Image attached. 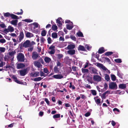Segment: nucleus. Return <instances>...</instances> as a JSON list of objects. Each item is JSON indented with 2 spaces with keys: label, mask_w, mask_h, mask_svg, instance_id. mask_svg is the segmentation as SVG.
<instances>
[{
  "label": "nucleus",
  "mask_w": 128,
  "mask_h": 128,
  "mask_svg": "<svg viewBox=\"0 0 128 128\" xmlns=\"http://www.w3.org/2000/svg\"><path fill=\"white\" fill-rule=\"evenodd\" d=\"M9 32L8 28H5L3 32H4L5 34H7V33Z\"/></svg>",
  "instance_id": "obj_51"
},
{
  "label": "nucleus",
  "mask_w": 128,
  "mask_h": 128,
  "mask_svg": "<svg viewBox=\"0 0 128 128\" xmlns=\"http://www.w3.org/2000/svg\"><path fill=\"white\" fill-rule=\"evenodd\" d=\"M0 26L2 28H4L6 27L5 24H0Z\"/></svg>",
  "instance_id": "obj_57"
},
{
  "label": "nucleus",
  "mask_w": 128,
  "mask_h": 128,
  "mask_svg": "<svg viewBox=\"0 0 128 128\" xmlns=\"http://www.w3.org/2000/svg\"><path fill=\"white\" fill-rule=\"evenodd\" d=\"M90 114V112H87L85 114L84 116L86 117H88L89 116Z\"/></svg>",
  "instance_id": "obj_55"
},
{
  "label": "nucleus",
  "mask_w": 128,
  "mask_h": 128,
  "mask_svg": "<svg viewBox=\"0 0 128 128\" xmlns=\"http://www.w3.org/2000/svg\"><path fill=\"white\" fill-rule=\"evenodd\" d=\"M40 76H45V74L42 72V71L40 72Z\"/></svg>",
  "instance_id": "obj_60"
},
{
  "label": "nucleus",
  "mask_w": 128,
  "mask_h": 128,
  "mask_svg": "<svg viewBox=\"0 0 128 128\" xmlns=\"http://www.w3.org/2000/svg\"><path fill=\"white\" fill-rule=\"evenodd\" d=\"M39 72H31L30 74V76L32 77H34L38 76H39Z\"/></svg>",
  "instance_id": "obj_8"
},
{
  "label": "nucleus",
  "mask_w": 128,
  "mask_h": 128,
  "mask_svg": "<svg viewBox=\"0 0 128 128\" xmlns=\"http://www.w3.org/2000/svg\"><path fill=\"white\" fill-rule=\"evenodd\" d=\"M97 66L101 68L103 70L106 71L107 73L109 74L110 73V71L108 70L103 64L99 63H97Z\"/></svg>",
  "instance_id": "obj_2"
},
{
  "label": "nucleus",
  "mask_w": 128,
  "mask_h": 128,
  "mask_svg": "<svg viewBox=\"0 0 128 128\" xmlns=\"http://www.w3.org/2000/svg\"><path fill=\"white\" fill-rule=\"evenodd\" d=\"M6 48L4 47H0V51L1 52H4L6 50Z\"/></svg>",
  "instance_id": "obj_40"
},
{
  "label": "nucleus",
  "mask_w": 128,
  "mask_h": 128,
  "mask_svg": "<svg viewBox=\"0 0 128 128\" xmlns=\"http://www.w3.org/2000/svg\"><path fill=\"white\" fill-rule=\"evenodd\" d=\"M75 48V46L74 44H70L68 45L67 47L68 50L73 49Z\"/></svg>",
  "instance_id": "obj_20"
},
{
  "label": "nucleus",
  "mask_w": 128,
  "mask_h": 128,
  "mask_svg": "<svg viewBox=\"0 0 128 128\" xmlns=\"http://www.w3.org/2000/svg\"><path fill=\"white\" fill-rule=\"evenodd\" d=\"M8 28L9 32H12L14 30V28L11 26H9L8 27Z\"/></svg>",
  "instance_id": "obj_32"
},
{
  "label": "nucleus",
  "mask_w": 128,
  "mask_h": 128,
  "mask_svg": "<svg viewBox=\"0 0 128 128\" xmlns=\"http://www.w3.org/2000/svg\"><path fill=\"white\" fill-rule=\"evenodd\" d=\"M44 60L45 62L47 63H49L51 61V59L48 57H46L44 58Z\"/></svg>",
  "instance_id": "obj_22"
},
{
  "label": "nucleus",
  "mask_w": 128,
  "mask_h": 128,
  "mask_svg": "<svg viewBox=\"0 0 128 128\" xmlns=\"http://www.w3.org/2000/svg\"><path fill=\"white\" fill-rule=\"evenodd\" d=\"M42 78H42L40 77H38L34 78V81L38 82L41 80L42 79Z\"/></svg>",
  "instance_id": "obj_28"
},
{
  "label": "nucleus",
  "mask_w": 128,
  "mask_h": 128,
  "mask_svg": "<svg viewBox=\"0 0 128 128\" xmlns=\"http://www.w3.org/2000/svg\"><path fill=\"white\" fill-rule=\"evenodd\" d=\"M39 61L42 64H44V62L43 60L41 58L40 59Z\"/></svg>",
  "instance_id": "obj_63"
},
{
  "label": "nucleus",
  "mask_w": 128,
  "mask_h": 128,
  "mask_svg": "<svg viewBox=\"0 0 128 128\" xmlns=\"http://www.w3.org/2000/svg\"><path fill=\"white\" fill-rule=\"evenodd\" d=\"M114 61L115 62L117 63H120L122 62L121 59L120 58L116 59L114 60Z\"/></svg>",
  "instance_id": "obj_43"
},
{
  "label": "nucleus",
  "mask_w": 128,
  "mask_h": 128,
  "mask_svg": "<svg viewBox=\"0 0 128 128\" xmlns=\"http://www.w3.org/2000/svg\"><path fill=\"white\" fill-rule=\"evenodd\" d=\"M78 50L79 51H85L86 50L84 47L83 46L81 45H80L78 46Z\"/></svg>",
  "instance_id": "obj_16"
},
{
  "label": "nucleus",
  "mask_w": 128,
  "mask_h": 128,
  "mask_svg": "<svg viewBox=\"0 0 128 128\" xmlns=\"http://www.w3.org/2000/svg\"><path fill=\"white\" fill-rule=\"evenodd\" d=\"M54 70L55 73H58L59 72L57 66H55L54 68Z\"/></svg>",
  "instance_id": "obj_35"
},
{
  "label": "nucleus",
  "mask_w": 128,
  "mask_h": 128,
  "mask_svg": "<svg viewBox=\"0 0 128 128\" xmlns=\"http://www.w3.org/2000/svg\"><path fill=\"white\" fill-rule=\"evenodd\" d=\"M55 46H54L53 45H51L50 47L49 48V49L51 50H55Z\"/></svg>",
  "instance_id": "obj_47"
},
{
  "label": "nucleus",
  "mask_w": 128,
  "mask_h": 128,
  "mask_svg": "<svg viewBox=\"0 0 128 128\" xmlns=\"http://www.w3.org/2000/svg\"><path fill=\"white\" fill-rule=\"evenodd\" d=\"M62 19L61 18H58L56 20V22L58 24V26H62V24L61 23Z\"/></svg>",
  "instance_id": "obj_11"
},
{
  "label": "nucleus",
  "mask_w": 128,
  "mask_h": 128,
  "mask_svg": "<svg viewBox=\"0 0 128 128\" xmlns=\"http://www.w3.org/2000/svg\"><path fill=\"white\" fill-rule=\"evenodd\" d=\"M82 71L83 73H88V70L87 69H85L83 68H82Z\"/></svg>",
  "instance_id": "obj_26"
},
{
  "label": "nucleus",
  "mask_w": 128,
  "mask_h": 128,
  "mask_svg": "<svg viewBox=\"0 0 128 128\" xmlns=\"http://www.w3.org/2000/svg\"><path fill=\"white\" fill-rule=\"evenodd\" d=\"M44 100L46 102L47 104L49 105L50 104V102L48 99L47 98H45Z\"/></svg>",
  "instance_id": "obj_56"
},
{
  "label": "nucleus",
  "mask_w": 128,
  "mask_h": 128,
  "mask_svg": "<svg viewBox=\"0 0 128 128\" xmlns=\"http://www.w3.org/2000/svg\"><path fill=\"white\" fill-rule=\"evenodd\" d=\"M104 88L105 90H106L108 88V85L106 83H105L104 84Z\"/></svg>",
  "instance_id": "obj_52"
},
{
  "label": "nucleus",
  "mask_w": 128,
  "mask_h": 128,
  "mask_svg": "<svg viewBox=\"0 0 128 128\" xmlns=\"http://www.w3.org/2000/svg\"><path fill=\"white\" fill-rule=\"evenodd\" d=\"M60 114H56L54 115L53 117L54 118H60Z\"/></svg>",
  "instance_id": "obj_39"
},
{
  "label": "nucleus",
  "mask_w": 128,
  "mask_h": 128,
  "mask_svg": "<svg viewBox=\"0 0 128 128\" xmlns=\"http://www.w3.org/2000/svg\"><path fill=\"white\" fill-rule=\"evenodd\" d=\"M10 36L13 37H16L17 35L16 34L14 33H11L10 34Z\"/></svg>",
  "instance_id": "obj_62"
},
{
  "label": "nucleus",
  "mask_w": 128,
  "mask_h": 128,
  "mask_svg": "<svg viewBox=\"0 0 128 128\" xmlns=\"http://www.w3.org/2000/svg\"><path fill=\"white\" fill-rule=\"evenodd\" d=\"M55 52V50H52L49 52V53L51 54H54Z\"/></svg>",
  "instance_id": "obj_58"
},
{
  "label": "nucleus",
  "mask_w": 128,
  "mask_h": 128,
  "mask_svg": "<svg viewBox=\"0 0 128 128\" xmlns=\"http://www.w3.org/2000/svg\"><path fill=\"white\" fill-rule=\"evenodd\" d=\"M25 66V65L22 63H19L17 64V68L18 69L22 68Z\"/></svg>",
  "instance_id": "obj_14"
},
{
  "label": "nucleus",
  "mask_w": 128,
  "mask_h": 128,
  "mask_svg": "<svg viewBox=\"0 0 128 128\" xmlns=\"http://www.w3.org/2000/svg\"><path fill=\"white\" fill-rule=\"evenodd\" d=\"M92 94L94 96H96L97 94V93L96 91L94 90H91Z\"/></svg>",
  "instance_id": "obj_36"
},
{
  "label": "nucleus",
  "mask_w": 128,
  "mask_h": 128,
  "mask_svg": "<svg viewBox=\"0 0 128 128\" xmlns=\"http://www.w3.org/2000/svg\"><path fill=\"white\" fill-rule=\"evenodd\" d=\"M109 87L112 90H116L118 88L116 83L114 82H112L109 84Z\"/></svg>",
  "instance_id": "obj_3"
},
{
  "label": "nucleus",
  "mask_w": 128,
  "mask_h": 128,
  "mask_svg": "<svg viewBox=\"0 0 128 128\" xmlns=\"http://www.w3.org/2000/svg\"><path fill=\"white\" fill-rule=\"evenodd\" d=\"M52 36L53 38H57L58 35L56 33L54 32L52 34Z\"/></svg>",
  "instance_id": "obj_24"
},
{
  "label": "nucleus",
  "mask_w": 128,
  "mask_h": 128,
  "mask_svg": "<svg viewBox=\"0 0 128 128\" xmlns=\"http://www.w3.org/2000/svg\"><path fill=\"white\" fill-rule=\"evenodd\" d=\"M38 56V55L37 52H34L32 53V58L33 60H36Z\"/></svg>",
  "instance_id": "obj_10"
},
{
  "label": "nucleus",
  "mask_w": 128,
  "mask_h": 128,
  "mask_svg": "<svg viewBox=\"0 0 128 128\" xmlns=\"http://www.w3.org/2000/svg\"><path fill=\"white\" fill-rule=\"evenodd\" d=\"M94 80L95 81L99 82L101 81V77L98 75H94L93 78Z\"/></svg>",
  "instance_id": "obj_7"
},
{
  "label": "nucleus",
  "mask_w": 128,
  "mask_h": 128,
  "mask_svg": "<svg viewBox=\"0 0 128 128\" xmlns=\"http://www.w3.org/2000/svg\"><path fill=\"white\" fill-rule=\"evenodd\" d=\"M113 52H106L104 54L106 56H110L113 54Z\"/></svg>",
  "instance_id": "obj_30"
},
{
  "label": "nucleus",
  "mask_w": 128,
  "mask_h": 128,
  "mask_svg": "<svg viewBox=\"0 0 128 128\" xmlns=\"http://www.w3.org/2000/svg\"><path fill=\"white\" fill-rule=\"evenodd\" d=\"M53 77L55 79H61L63 77V76L60 74L54 75L53 76Z\"/></svg>",
  "instance_id": "obj_12"
},
{
  "label": "nucleus",
  "mask_w": 128,
  "mask_h": 128,
  "mask_svg": "<svg viewBox=\"0 0 128 128\" xmlns=\"http://www.w3.org/2000/svg\"><path fill=\"white\" fill-rule=\"evenodd\" d=\"M57 56L59 59H60L63 57V55L62 54H59L57 55Z\"/></svg>",
  "instance_id": "obj_50"
},
{
  "label": "nucleus",
  "mask_w": 128,
  "mask_h": 128,
  "mask_svg": "<svg viewBox=\"0 0 128 128\" xmlns=\"http://www.w3.org/2000/svg\"><path fill=\"white\" fill-rule=\"evenodd\" d=\"M23 21H24L27 22H32V20L30 19H26L22 20Z\"/></svg>",
  "instance_id": "obj_48"
},
{
  "label": "nucleus",
  "mask_w": 128,
  "mask_h": 128,
  "mask_svg": "<svg viewBox=\"0 0 128 128\" xmlns=\"http://www.w3.org/2000/svg\"><path fill=\"white\" fill-rule=\"evenodd\" d=\"M4 15L6 17H10L11 14H10L9 12H7L6 13H4Z\"/></svg>",
  "instance_id": "obj_25"
},
{
  "label": "nucleus",
  "mask_w": 128,
  "mask_h": 128,
  "mask_svg": "<svg viewBox=\"0 0 128 128\" xmlns=\"http://www.w3.org/2000/svg\"><path fill=\"white\" fill-rule=\"evenodd\" d=\"M27 70V68L20 70L19 72L20 75L22 76H25L28 73Z\"/></svg>",
  "instance_id": "obj_5"
},
{
  "label": "nucleus",
  "mask_w": 128,
  "mask_h": 128,
  "mask_svg": "<svg viewBox=\"0 0 128 128\" xmlns=\"http://www.w3.org/2000/svg\"><path fill=\"white\" fill-rule=\"evenodd\" d=\"M18 84H22L23 83L21 82L18 79L16 80L15 81Z\"/></svg>",
  "instance_id": "obj_59"
},
{
  "label": "nucleus",
  "mask_w": 128,
  "mask_h": 128,
  "mask_svg": "<svg viewBox=\"0 0 128 128\" xmlns=\"http://www.w3.org/2000/svg\"><path fill=\"white\" fill-rule=\"evenodd\" d=\"M34 64L35 66H37L38 68H41L42 66L40 62L37 61L34 62Z\"/></svg>",
  "instance_id": "obj_9"
},
{
  "label": "nucleus",
  "mask_w": 128,
  "mask_h": 128,
  "mask_svg": "<svg viewBox=\"0 0 128 128\" xmlns=\"http://www.w3.org/2000/svg\"><path fill=\"white\" fill-rule=\"evenodd\" d=\"M110 94V92L109 91L107 90L102 94V98L103 99H105L106 98V95L107 94Z\"/></svg>",
  "instance_id": "obj_15"
},
{
  "label": "nucleus",
  "mask_w": 128,
  "mask_h": 128,
  "mask_svg": "<svg viewBox=\"0 0 128 128\" xmlns=\"http://www.w3.org/2000/svg\"><path fill=\"white\" fill-rule=\"evenodd\" d=\"M126 84H120L118 85V88L122 89H124L126 88Z\"/></svg>",
  "instance_id": "obj_13"
},
{
  "label": "nucleus",
  "mask_w": 128,
  "mask_h": 128,
  "mask_svg": "<svg viewBox=\"0 0 128 128\" xmlns=\"http://www.w3.org/2000/svg\"><path fill=\"white\" fill-rule=\"evenodd\" d=\"M18 20H12L10 22V23L12 25L15 26H16L17 24Z\"/></svg>",
  "instance_id": "obj_19"
},
{
  "label": "nucleus",
  "mask_w": 128,
  "mask_h": 128,
  "mask_svg": "<svg viewBox=\"0 0 128 128\" xmlns=\"http://www.w3.org/2000/svg\"><path fill=\"white\" fill-rule=\"evenodd\" d=\"M44 112H43L40 111L39 112V115L40 116H42L44 114Z\"/></svg>",
  "instance_id": "obj_64"
},
{
  "label": "nucleus",
  "mask_w": 128,
  "mask_h": 128,
  "mask_svg": "<svg viewBox=\"0 0 128 128\" xmlns=\"http://www.w3.org/2000/svg\"><path fill=\"white\" fill-rule=\"evenodd\" d=\"M11 18L12 19L16 20L18 19L19 18L17 16L13 14H11Z\"/></svg>",
  "instance_id": "obj_21"
},
{
  "label": "nucleus",
  "mask_w": 128,
  "mask_h": 128,
  "mask_svg": "<svg viewBox=\"0 0 128 128\" xmlns=\"http://www.w3.org/2000/svg\"><path fill=\"white\" fill-rule=\"evenodd\" d=\"M105 52V51L104 50L103 47L99 49L98 50V53L100 54L104 53Z\"/></svg>",
  "instance_id": "obj_23"
},
{
  "label": "nucleus",
  "mask_w": 128,
  "mask_h": 128,
  "mask_svg": "<svg viewBox=\"0 0 128 128\" xmlns=\"http://www.w3.org/2000/svg\"><path fill=\"white\" fill-rule=\"evenodd\" d=\"M111 124L112 125L114 126L116 125V123L114 121L112 120L111 121Z\"/></svg>",
  "instance_id": "obj_61"
},
{
  "label": "nucleus",
  "mask_w": 128,
  "mask_h": 128,
  "mask_svg": "<svg viewBox=\"0 0 128 128\" xmlns=\"http://www.w3.org/2000/svg\"><path fill=\"white\" fill-rule=\"evenodd\" d=\"M77 34L78 37H83L84 36L82 33L81 32H79L76 33Z\"/></svg>",
  "instance_id": "obj_34"
},
{
  "label": "nucleus",
  "mask_w": 128,
  "mask_h": 128,
  "mask_svg": "<svg viewBox=\"0 0 128 128\" xmlns=\"http://www.w3.org/2000/svg\"><path fill=\"white\" fill-rule=\"evenodd\" d=\"M30 42L29 40H27L22 44V46L25 48H28L30 47Z\"/></svg>",
  "instance_id": "obj_6"
},
{
  "label": "nucleus",
  "mask_w": 128,
  "mask_h": 128,
  "mask_svg": "<svg viewBox=\"0 0 128 128\" xmlns=\"http://www.w3.org/2000/svg\"><path fill=\"white\" fill-rule=\"evenodd\" d=\"M24 34L23 32L21 31L20 33V35L18 38L17 41L18 42H20L24 38Z\"/></svg>",
  "instance_id": "obj_4"
},
{
  "label": "nucleus",
  "mask_w": 128,
  "mask_h": 128,
  "mask_svg": "<svg viewBox=\"0 0 128 128\" xmlns=\"http://www.w3.org/2000/svg\"><path fill=\"white\" fill-rule=\"evenodd\" d=\"M47 40L48 43V44H50L52 42V40H51V38L50 37H49L48 38Z\"/></svg>",
  "instance_id": "obj_44"
},
{
  "label": "nucleus",
  "mask_w": 128,
  "mask_h": 128,
  "mask_svg": "<svg viewBox=\"0 0 128 128\" xmlns=\"http://www.w3.org/2000/svg\"><path fill=\"white\" fill-rule=\"evenodd\" d=\"M105 80L107 82L109 81L110 80V77L107 74H105Z\"/></svg>",
  "instance_id": "obj_31"
},
{
  "label": "nucleus",
  "mask_w": 128,
  "mask_h": 128,
  "mask_svg": "<svg viewBox=\"0 0 128 128\" xmlns=\"http://www.w3.org/2000/svg\"><path fill=\"white\" fill-rule=\"evenodd\" d=\"M46 31L44 30L41 32V35L42 36H46Z\"/></svg>",
  "instance_id": "obj_27"
},
{
  "label": "nucleus",
  "mask_w": 128,
  "mask_h": 128,
  "mask_svg": "<svg viewBox=\"0 0 128 128\" xmlns=\"http://www.w3.org/2000/svg\"><path fill=\"white\" fill-rule=\"evenodd\" d=\"M46 41V40L43 37H41L40 38V41L41 43H44V42Z\"/></svg>",
  "instance_id": "obj_41"
},
{
  "label": "nucleus",
  "mask_w": 128,
  "mask_h": 128,
  "mask_svg": "<svg viewBox=\"0 0 128 128\" xmlns=\"http://www.w3.org/2000/svg\"><path fill=\"white\" fill-rule=\"evenodd\" d=\"M111 78L112 80L115 81L116 80V77L115 76L114 74H112L111 75Z\"/></svg>",
  "instance_id": "obj_29"
},
{
  "label": "nucleus",
  "mask_w": 128,
  "mask_h": 128,
  "mask_svg": "<svg viewBox=\"0 0 128 128\" xmlns=\"http://www.w3.org/2000/svg\"><path fill=\"white\" fill-rule=\"evenodd\" d=\"M66 28L67 29L71 30L73 28V26H71L69 24H67L66 25Z\"/></svg>",
  "instance_id": "obj_38"
},
{
  "label": "nucleus",
  "mask_w": 128,
  "mask_h": 128,
  "mask_svg": "<svg viewBox=\"0 0 128 128\" xmlns=\"http://www.w3.org/2000/svg\"><path fill=\"white\" fill-rule=\"evenodd\" d=\"M27 38H30L34 36L33 34L29 32H27L25 34Z\"/></svg>",
  "instance_id": "obj_17"
},
{
  "label": "nucleus",
  "mask_w": 128,
  "mask_h": 128,
  "mask_svg": "<svg viewBox=\"0 0 128 128\" xmlns=\"http://www.w3.org/2000/svg\"><path fill=\"white\" fill-rule=\"evenodd\" d=\"M70 38L72 40L76 41V38L75 36L71 35L70 36Z\"/></svg>",
  "instance_id": "obj_45"
},
{
  "label": "nucleus",
  "mask_w": 128,
  "mask_h": 128,
  "mask_svg": "<svg viewBox=\"0 0 128 128\" xmlns=\"http://www.w3.org/2000/svg\"><path fill=\"white\" fill-rule=\"evenodd\" d=\"M16 53V52L15 51H12L9 53V55L11 56H12Z\"/></svg>",
  "instance_id": "obj_46"
},
{
  "label": "nucleus",
  "mask_w": 128,
  "mask_h": 128,
  "mask_svg": "<svg viewBox=\"0 0 128 128\" xmlns=\"http://www.w3.org/2000/svg\"><path fill=\"white\" fill-rule=\"evenodd\" d=\"M103 58H104L105 60H106L107 62H110V60L109 58H108L106 57H104Z\"/></svg>",
  "instance_id": "obj_49"
},
{
  "label": "nucleus",
  "mask_w": 128,
  "mask_h": 128,
  "mask_svg": "<svg viewBox=\"0 0 128 128\" xmlns=\"http://www.w3.org/2000/svg\"><path fill=\"white\" fill-rule=\"evenodd\" d=\"M17 58L18 61L20 62H24L25 60L24 56L21 52L18 54Z\"/></svg>",
  "instance_id": "obj_1"
},
{
  "label": "nucleus",
  "mask_w": 128,
  "mask_h": 128,
  "mask_svg": "<svg viewBox=\"0 0 128 128\" xmlns=\"http://www.w3.org/2000/svg\"><path fill=\"white\" fill-rule=\"evenodd\" d=\"M101 100L100 99H97L96 100H95V102L96 104H100Z\"/></svg>",
  "instance_id": "obj_42"
},
{
  "label": "nucleus",
  "mask_w": 128,
  "mask_h": 128,
  "mask_svg": "<svg viewBox=\"0 0 128 128\" xmlns=\"http://www.w3.org/2000/svg\"><path fill=\"white\" fill-rule=\"evenodd\" d=\"M92 73L94 74H98L97 72V70L95 68H93L92 69Z\"/></svg>",
  "instance_id": "obj_37"
},
{
  "label": "nucleus",
  "mask_w": 128,
  "mask_h": 128,
  "mask_svg": "<svg viewBox=\"0 0 128 128\" xmlns=\"http://www.w3.org/2000/svg\"><path fill=\"white\" fill-rule=\"evenodd\" d=\"M67 52L68 54L70 55H72L75 54V50H74L72 49L68 51Z\"/></svg>",
  "instance_id": "obj_18"
},
{
  "label": "nucleus",
  "mask_w": 128,
  "mask_h": 128,
  "mask_svg": "<svg viewBox=\"0 0 128 128\" xmlns=\"http://www.w3.org/2000/svg\"><path fill=\"white\" fill-rule=\"evenodd\" d=\"M30 47V48H28V51L31 52L33 50L34 47L32 46Z\"/></svg>",
  "instance_id": "obj_53"
},
{
  "label": "nucleus",
  "mask_w": 128,
  "mask_h": 128,
  "mask_svg": "<svg viewBox=\"0 0 128 128\" xmlns=\"http://www.w3.org/2000/svg\"><path fill=\"white\" fill-rule=\"evenodd\" d=\"M6 42V40L5 39H2L0 40V42L2 43H4Z\"/></svg>",
  "instance_id": "obj_54"
},
{
  "label": "nucleus",
  "mask_w": 128,
  "mask_h": 128,
  "mask_svg": "<svg viewBox=\"0 0 128 128\" xmlns=\"http://www.w3.org/2000/svg\"><path fill=\"white\" fill-rule=\"evenodd\" d=\"M52 30L54 31H55L56 30L58 29V27L55 24L54 25H53L52 27Z\"/></svg>",
  "instance_id": "obj_33"
}]
</instances>
